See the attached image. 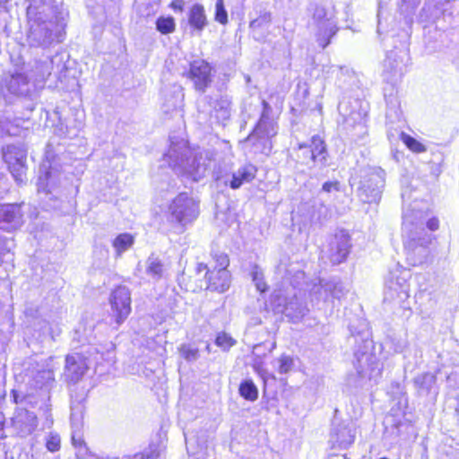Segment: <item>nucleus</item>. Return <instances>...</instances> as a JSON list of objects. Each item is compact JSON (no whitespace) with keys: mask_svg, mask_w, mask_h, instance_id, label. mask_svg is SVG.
<instances>
[{"mask_svg":"<svg viewBox=\"0 0 459 459\" xmlns=\"http://www.w3.org/2000/svg\"><path fill=\"white\" fill-rule=\"evenodd\" d=\"M341 191V184L337 180L326 181L322 186V192L333 194Z\"/></svg>","mask_w":459,"mask_h":459,"instance_id":"49","label":"nucleus"},{"mask_svg":"<svg viewBox=\"0 0 459 459\" xmlns=\"http://www.w3.org/2000/svg\"><path fill=\"white\" fill-rule=\"evenodd\" d=\"M27 41L31 48H48L63 40L65 12L55 0H27Z\"/></svg>","mask_w":459,"mask_h":459,"instance_id":"1","label":"nucleus"},{"mask_svg":"<svg viewBox=\"0 0 459 459\" xmlns=\"http://www.w3.org/2000/svg\"><path fill=\"white\" fill-rule=\"evenodd\" d=\"M54 379V372L49 368L39 370L34 376L35 385L40 388L50 385Z\"/></svg>","mask_w":459,"mask_h":459,"instance_id":"40","label":"nucleus"},{"mask_svg":"<svg viewBox=\"0 0 459 459\" xmlns=\"http://www.w3.org/2000/svg\"><path fill=\"white\" fill-rule=\"evenodd\" d=\"M160 445L152 443L143 452L133 456H124L121 459H157L160 455Z\"/></svg>","mask_w":459,"mask_h":459,"instance_id":"38","label":"nucleus"},{"mask_svg":"<svg viewBox=\"0 0 459 459\" xmlns=\"http://www.w3.org/2000/svg\"><path fill=\"white\" fill-rule=\"evenodd\" d=\"M165 271V265L158 256L152 255L147 258L145 262V273L152 280H160L164 276Z\"/></svg>","mask_w":459,"mask_h":459,"instance_id":"29","label":"nucleus"},{"mask_svg":"<svg viewBox=\"0 0 459 459\" xmlns=\"http://www.w3.org/2000/svg\"><path fill=\"white\" fill-rule=\"evenodd\" d=\"M23 223V212L20 204H0V229L13 231Z\"/></svg>","mask_w":459,"mask_h":459,"instance_id":"17","label":"nucleus"},{"mask_svg":"<svg viewBox=\"0 0 459 459\" xmlns=\"http://www.w3.org/2000/svg\"><path fill=\"white\" fill-rule=\"evenodd\" d=\"M30 79L24 74H14L4 80V88L9 94L17 97L30 96L35 89Z\"/></svg>","mask_w":459,"mask_h":459,"instance_id":"20","label":"nucleus"},{"mask_svg":"<svg viewBox=\"0 0 459 459\" xmlns=\"http://www.w3.org/2000/svg\"><path fill=\"white\" fill-rule=\"evenodd\" d=\"M46 446L50 452H56L60 449V437L57 434L50 433L46 443Z\"/></svg>","mask_w":459,"mask_h":459,"instance_id":"48","label":"nucleus"},{"mask_svg":"<svg viewBox=\"0 0 459 459\" xmlns=\"http://www.w3.org/2000/svg\"><path fill=\"white\" fill-rule=\"evenodd\" d=\"M392 389L394 393L403 394V386H402L399 383H393Z\"/></svg>","mask_w":459,"mask_h":459,"instance_id":"55","label":"nucleus"},{"mask_svg":"<svg viewBox=\"0 0 459 459\" xmlns=\"http://www.w3.org/2000/svg\"><path fill=\"white\" fill-rule=\"evenodd\" d=\"M175 26V21L172 17H160L156 21V28L162 34L173 32Z\"/></svg>","mask_w":459,"mask_h":459,"instance_id":"43","label":"nucleus"},{"mask_svg":"<svg viewBox=\"0 0 459 459\" xmlns=\"http://www.w3.org/2000/svg\"><path fill=\"white\" fill-rule=\"evenodd\" d=\"M26 151L23 147L8 145L3 152V158L14 180L22 184L26 179Z\"/></svg>","mask_w":459,"mask_h":459,"instance_id":"12","label":"nucleus"},{"mask_svg":"<svg viewBox=\"0 0 459 459\" xmlns=\"http://www.w3.org/2000/svg\"><path fill=\"white\" fill-rule=\"evenodd\" d=\"M371 342L369 341H365V349H368V345L370 344Z\"/></svg>","mask_w":459,"mask_h":459,"instance_id":"58","label":"nucleus"},{"mask_svg":"<svg viewBox=\"0 0 459 459\" xmlns=\"http://www.w3.org/2000/svg\"><path fill=\"white\" fill-rule=\"evenodd\" d=\"M213 111L215 117L219 121L224 122L228 120L231 111L230 100L228 97H221L218 99L214 103Z\"/></svg>","mask_w":459,"mask_h":459,"instance_id":"32","label":"nucleus"},{"mask_svg":"<svg viewBox=\"0 0 459 459\" xmlns=\"http://www.w3.org/2000/svg\"><path fill=\"white\" fill-rule=\"evenodd\" d=\"M262 105L263 111L260 119L246 141L254 146L255 152L268 155L273 148L272 139L278 133V126L272 116L273 108L270 104L263 100Z\"/></svg>","mask_w":459,"mask_h":459,"instance_id":"5","label":"nucleus"},{"mask_svg":"<svg viewBox=\"0 0 459 459\" xmlns=\"http://www.w3.org/2000/svg\"><path fill=\"white\" fill-rule=\"evenodd\" d=\"M273 366L280 374H288L294 367V359L289 355L282 354L274 360Z\"/></svg>","mask_w":459,"mask_h":459,"instance_id":"39","label":"nucleus"},{"mask_svg":"<svg viewBox=\"0 0 459 459\" xmlns=\"http://www.w3.org/2000/svg\"><path fill=\"white\" fill-rule=\"evenodd\" d=\"M403 237L408 264L422 265L431 260V235L423 228V222L414 225L412 216L406 214L403 222Z\"/></svg>","mask_w":459,"mask_h":459,"instance_id":"3","label":"nucleus"},{"mask_svg":"<svg viewBox=\"0 0 459 459\" xmlns=\"http://www.w3.org/2000/svg\"><path fill=\"white\" fill-rule=\"evenodd\" d=\"M22 122L23 120L19 117L12 120V116L8 111L0 112V137L20 134V127Z\"/></svg>","mask_w":459,"mask_h":459,"instance_id":"27","label":"nucleus"},{"mask_svg":"<svg viewBox=\"0 0 459 459\" xmlns=\"http://www.w3.org/2000/svg\"><path fill=\"white\" fill-rule=\"evenodd\" d=\"M285 278L290 281V284L294 288H301L303 282H305V273L301 270L295 269L294 267L286 271Z\"/></svg>","mask_w":459,"mask_h":459,"instance_id":"41","label":"nucleus"},{"mask_svg":"<svg viewBox=\"0 0 459 459\" xmlns=\"http://www.w3.org/2000/svg\"><path fill=\"white\" fill-rule=\"evenodd\" d=\"M272 22V13L267 11H261L259 15L252 19L249 28L256 40L264 39V30L268 29Z\"/></svg>","mask_w":459,"mask_h":459,"instance_id":"28","label":"nucleus"},{"mask_svg":"<svg viewBox=\"0 0 459 459\" xmlns=\"http://www.w3.org/2000/svg\"><path fill=\"white\" fill-rule=\"evenodd\" d=\"M12 393H13V401H14V403H18V401H17V397H18V396H17L16 392H15L14 390H13V392H12Z\"/></svg>","mask_w":459,"mask_h":459,"instance_id":"57","label":"nucleus"},{"mask_svg":"<svg viewBox=\"0 0 459 459\" xmlns=\"http://www.w3.org/2000/svg\"><path fill=\"white\" fill-rule=\"evenodd\" d=\"M321 290H324L325 299H341L345 294L342 284L334 281H325L324 285L318 288L316 292H320Z\"/></svg>","mask_w":459,"mask_h":459,"instance_id":"31","label":"nucleus"},{"mask_svg":"<svg viewBox=\"0 0 459 459\" xmlns=\"http://www.w3.org/2000/svg\"><path fill=\"white\" fill-rule=\"evenodd\" d=\"M385 66L386 69H390V73L393 74L394 76H401L405 72V64L402 57L398 56L394 52L388 54Z\"/></svg>","mask_w":459,"mask_h":459,"instance_id":"33","label":"nucleus"},{"mask_svg":"<svg viewBox=\"0 0 459 459\" xmlns=\"http://www.w3.org/2000/svg\"><path fill=\"white\" fill-rule=\"evenodd\" d=\"M413 386L420 397H436L438 394L437 377L430 372L419 374L413 378Z\"/></svg>","mask_w":459,"mask_h":459,"instance_id":"22","label":"nucleus"},{"mask_svg":"<svg viewBox=\"0 0 459 459\" xmlns=\"http://www.w3.org/2000/svg\"><path fill=\"white\" fill-rule=\"evenodd\" d=\"M94 325L93 323L80 325L79 327L75 331V334L78 336V341L82 344L84 343H91V342L95 339V335L93 334Z\"/></svg>","mask_w":459,"mask_h":459,"instance_id":"37","label":"nucleus"},{"mask_svg":"<svg viewBox=\"0 0 459 459\" xmlns=\"http://www.w3.org/2000/svg\"><path fill=\"white\" fill-rule=\"evenodd\" d=\"M213 258H214V260L216 262V266L215 267H217V268L227 269V267L230 264L229 257L224 253L216 254V255H214Z\"/></svg>","mask_w":459,"mask_h":459,"instance_id":"52","label":"nucleus"},{"mask_svg":"<svg viewBox=\"0 0 459 459\" xmlns=\"http://www.w3.org/2000/svg\"><path fill=\"white\" fill-rule=\"evenodd\" d=\"M354 357L353 364L358 377L356 386L377 384L383 370L380 361L368 350L355 351Z\"/></svg>","mask_w":459,"mask_h":459,"instance_id":"8","label":"nucleus"},{"mask_svg":"<svg viewBox=\"0 0 459 459\" xmlns=\"http://www.w3.org/2000/svg\"><path fill=\"white\" fill-rule=\"evenodd\" d=\"M215 344L226 351L236 344V341L230 334L221 332L216 336Z\"/></svg>","mask_w":459,"mask_h":459,"instance_id":"44","label":"nucleus"},{"mask_svg":"<svg viewBox=\"0 0 459 459\" xmlns=\"http://www.w3.org/2000/svg\"><path fill=\"white\" fill-rule=\"evenodd\" d=\"M204 275V280H199L195 287L191 289L195 291L204 288L220 293L225 292L230 286V273L227 269L213 267L209 269L207 264L199 263L195 267V276Z\"/></svg>","mask_w":459,"mask_h":459,"instance_id":"9","label":"nucleus"},{"mask_svg":"<svg viewBox=\"0 0 459 459\" xmlns=\"http://www.w3.org/2000/svg\"><path fill=\"white\" fill-rule=\"evenodd\" d=\"M299 152H301V155H302V162L305 164H308V162L311 161L309 160V153L304 152V151H299Z\"/></svg>","mask_w":459,"mask_h":459,"instance_id":"56","label":"nucleus"},{"mask_svg":"<svg viewBox=\"0 0 459 459\" xmlns=\"http://www.w3.org/2000/svg\"><path fill=\"white\" fill-rule=\"evenodd\" d=\"M189 24L197 30H203L206 26V16L204 14V9L203 5L199 4H195L190 11L188 15Z\"/></svg>","mask_w":459,"mask_h":459,"instance_id":"30","label":"nucleus"},{"mask_svg":"<svg viewBox=\"0 0 459 459\" xmlns=\"http://www.w3.org/2000/svg\"><path fill=\"white\" fill-rule=\"evenodd\" d=\"M215 8V20L221 24H226L228 22V13L225 10L223 0H217Z\"/></svg>","mask_w":459,"mask_h":459,"instance_id":"47","label":"nucleus"},{"mask_svg":"<svg viewBox=\"0 0 459 459\" xmlns=\"http://www.w3.org/2000/svg\"><path fill=\"white\" fill-rule=\"evenodd\" d=\"M254 368H255V369L257 372H260L259 366L255 365V366H254Z\"/></svg>","mask_w":459,"mask_h":459,"instance_id":"60","label":"nucleus"},{"mask_svg":"<svg viewBox=\"0 0 459 459\" xmlns=\"http://www.w3.org/2000/svg\"><path fill=\"white\" fill-rule=\"evenodd\" d=\"M65 362V375L72 382L78 381L88 368L85 359L80 354L68 355Z\"/></svg>","mask_w":459,"mask_h":459,"instance_id":"24","label":"nucleus"},{"mask_svg":"<svg viewBox=\"0 0 459 459\" xmlns=\"http://www.w3.org/2000/svg\"><path fill=\"white\" fill-rule=\"evenodd\" d=\"M406 214H410L412 216V220L414 221V225L418 223V225L420 224V222H423V226L427 225L429 230L434 231L438 229V220L437 218H430L426 219L423 217V214L421 212H414V211H406L403 214V217Z\"/></svg>","mask_w":459,"mask_h":459,"instance_id":"36","label":"nucleus"},{"mask_svg":"<svg viewBox=\"0 0 459 459\" xmlns=\"http://www.w3.org/2000/svg\"><path fill=\"white\" fill-rule=\"evenodd\" d=\"M238 392L247 401L255 402L258 398V389L251 379L243 380L239 385Z\"/></svg>","mask_w":459,"mask_h":459,"instance_id":"35","label":"nucleus"},{"mask_svg":"<svg viewBox=\"0 0 459 459\" xmlns=\"http://www.w3.org/2000/svg\"><path fill=\"white\" fill-rule=\"evenodd\" d=\"M411 272L407 269L395 268L389 273L385 281V299L404 303L410 297Z\"/></svg>","mask_w":459,"mask_h":459,"instance_id":"11","label":"nucleus"},{"mask_svg":"<svg viewBox=\"0 0 459 459\" xmlns=\"http://www.w3.org/2000/svg\"><path fill=\"white\" fill-rule=\"evenodd\" d=\"M184 6V1L183 0H174L171 3V7L175 10L182 11Z\"/></svg>","mask_w":459,"mask_h":459,"instance_id":"54","label":"nucleus"},{"mask_svg":"<svg viewBox=\"0 0 459 459\" xmlns=\"http://www.w3.org/2000/svg\"><path fill=\"white\" fill-rule=\"evenodd\" d=\"M325 281H326L319 280L318 283H315L313 285V287L311 288V290H309V294H310V297H311V302L315 303L316 306H319L321 301L325 303L328 300H330V299H325V295H324V290H321L320 292H316L318 288L321 287L322 285H324V283Z\"/></svg>","mask_w":459,"mask_h":459,"instance_id":"45","label":"nucleus"},{"mask_svg":"<svg viewBox=\"0 0 459 459\" xmlns=\"http://www.w3.org/2000/svg\"><path fill=\"white\" fill-rule=\"evenodd\" d=\"M71 424L72 428L78 429L77 431H74L72 435V443L75 448H77L76 455L79 458H84L88 454V448L80 434V427L82 420V405L80 403L71 405Z\"/></svg>","mask_w":459,"mask_h":459,"instance_id":"21","label":"nucleus"},{"mask_svg":"<svg viewBox=\"0 0 459 459\" xmlns=\"http://www.w3.org/2000/svg\"><path fill=\"white\" fill-rule=\"evenodd\" d=\"M401 139L406 144V146L414 152H425V147L422 143L418 142L413 137L401 132L400 134Z\"/></svg>","mask_w":459,"mask_h":459,"instance_id":"46","label":"nucleus"},{"mask_svg":"<svg viewBox=\"0 0 459 459\" xmlns=\"http://www.w3.org/2000/svg\"><path fill=\"white\" fill-rule=\"evenodd\" d=\"M134 237L129 233H122L116 237L112 246L115 248L117 256L128 250L134 244Z\"/></svg>","mask_w":459,"mask_h":459,"instance_id":"34","label":"nucleus"},{"mask_svg":"<svg viewBox=\"0 0 459 459\" xmlns=\"http://www.w3.org/2000/svg\"><path fill=\"white\" fill-rule=\"evenodd\" d=\"M66 70L65 55L57 52L44 60H35L28 76L30 80H33L34 88H43L45 82L52 74L57 80L62 81L63 77L65 76Z\"/></svg>","mask_w":459,"mask_h":459,"instance_id":"6","label":"nucleus"},{"mask_svg":"<svg viewBox=\"0 0 459 459\" xmlns=\"http://www.w3.org/2000/svg\"><path fill=\"white\" fill-rule=\"evenodd\" d=\"M199 202L187 193H180L168 206L167 219L169 222L186 227L199 216Z\"/></svg>","mask_w":459,"mask_h":459,"instance_id":"7","label":"nucleus"},{"mask_svg":"<svg viewBox=\"0 0 459 459\" xmlns=\"http://www.w3.org/2000/svg\"><path fill=\"white\" fill-rule=\"evenodd\" d=\"M277 309L279 312L284 313L287 316L293 319L304 316L308 311L307 305L299 300L297 294H294L293 299L284 305L279 304Z\"/></svg>","mask_w":459,"mask_h":459,"instance_id":"26","label":"nucleus"},{"mask_svg":"<svg viewBox=\"0 0 459 459\" xmlns=\"http://www.w3.org/2000/svg\"><path fill=\"white\" fill-rule=\"evenodd\" d=\"M313 20L318 27L316 34V41L323 48L330 44V39L338 30L336 21L332 17H328L324 7L317 6L313 14Z\"/></svg>","mask_w":459,"mask_h":459,"instance_id":"14","label":"nucleus"},{"mask_svg":"<svg viewBox=\"0 0 459 459\" xmlns=\"http://www.w3.org/2000/svg\"><path fill=\"white\" fill-rule=\"evenodd\" d=\"M179 353L188 362H193L199 358V350L195 345L184 343L179 347Z\"/></svg>","mask_w":459,"mask_h":459,"instance_id":"42","label":"nucleus"},{"mask_svg":"<svg viewBox=\"0 0 459 459\" xmlns=\"http://www.w3.org/2000/svg\"><path fill=\"white\" fill-rule=\"evenodd\" d=\"M356 437V426L352 421H342L334 419L330 432V442L341 449L348 448Z\"/></svg>","mask_w":459,"mask_h":459,"instance_id":"15","label":"nucleus"},{"mask_svg":"<svg viewBox=\"0 0 459 459\" xmlns=\"http://www.w3.org/2000/svg\"><path fill=\"white\" fill-rule=\"evenodd\" d=\"M112 316L117 325H120L131 313V293L128 288L118 286L109 298Z\"/></svg>","mask_w":459,"mask_h":459,"instance_id":"13","label":"nucleus"},{"mask_svg":"<svg viewBox=\"0 0 459 459\" xmlns=\"http://www.w3.org/2000/svg\"><path fill=\"white\" fill-rule=\"evenodd\" d=\"M14 247V243L13 238H0V257L5 252L9 253Z\"/></svg>","mask_w":459,"mask_h":459,"instance_id":"50","label":"nucleus"},{"mask_svg":"<svg viewBox=\"0 0 459 459\" xmlns=\"http://www.w3.org/2000/svg\"><path fill=\"white\" fill-rule=\"evenodd\" d=\"M13 0H0V12H8Z\"/></svg>","mask_w":459,"mask_h":459,"instance_id":"53","label":"nucleus"},{"mask_svg":"<svg viewBox=\"0 0 459 459\" xmlns=\"http://www.w3.org/2000/svg\"><path fill=\"white\" fill-rule=\"evenodd\" d=\"M187 77L195 91L204 93L212 82V66L203 59L195 60L190 64Z\"/></svg>","mask_w":459,"mask_h":459,"instance_id":"16","label":"nucleus"},{"mask_svg":"<svg viewBox=\"0 0 459 459\" xmlns=\"http://www.w3.org/2000/svg\"><path fill=\"white\" fill-rule=\"evenodd\" d=\"M186 448H187V450H189L190 442L186 438Z\"/></svg>","mask_w":459,"mask_h":459,"instance_id":"59","label":"nucleus"},{"mask_svg":"<svg viewBox=\"0 0 459 459\" xmlns=\"http://www.w3.org/2000/svg\"><path fill=\"white\" fill-rule=\"evenodd\" d=\"M385 173L381 168L367 170L358 188V195L364 203H377L385 186Z\"/></svg>","mask_w":459,"mask_h":459,"instance_id":"10","label":"nucleus"},{"mask_svg":"<svg viewBox=\"0 0 459 459\" xmlns=\"http://www.w3.org/2000/svg\"><path fill=\"white\" fill-rule=\"evenodd\" d=\"M252 278L257 290H259L260 292H264L266 290V283L264 281L262 273H258L257 271H255L252 273Z\"/></svg>","mask_w":459,"mask_h":459,"instance_id":"51","label":"nucleus"},{"mask_svg":"<svg viewBox=\"0 0 459 459\" xmlns=\"http://www.w3.org/2000/svg\"><path fill=\"white\" fill-rule=\"evenodd\" d=\"M164 160L177 174L197 182L205 176L212 160V152L199 148L191 149L184 139H171Z\"/></svg>","mask_w":459,"mask_h":459,"instance_id":"2","label":"nucleus"},{"mask_svg":"<svg viewBox=\"0 0 459 459\" xmlns=\"http://www.w3.org/2000/svg\"><path fill=\"white\" fill-rule=\"evenodd\" d=\"M36 415L29 411H21L13 419V426L21 437L30 435L37 427Z\"/></svg>","mask_w":459,"mask_h":459,"instance_id":"23","label":"nucleus"},{"mask_svg":"<svg viewBox=\"0 0 459 459\" xmlns=\"http://www.w3.org/2000/svg\"><path fill=\"white\" fill-rule=\"evenodd\" d=\"M257 169L251 163H246L223 177V182L231 189H238L244 184L250 183L256 176Z\"/></svg>","mask_w":459,"mask_h":459,"instance_id":"19","label":"nucleus"},{"mask_svg":"<svg viewBox=\"0 0 459 459\" xmlns=\"http://www.w3.org/2000/svg\"><path fill=\"white\" fill-rule=\"evenodd\" d=\"M299 151L309 153V160L324 166L326 163V147L325 142L318 135L311 138L310 144H299Z\"/></svg>","mask_w":459,"mask_h":459,"instance_id":"25","label":"nucleus"},{"mask_svg":"<svg viewBox=\"0 0 459 459\" xmlns=\"http://www.w3.org/2000/svg\"><path fill=\"white\" fill-rule=\"evenodd\" d=\"M350 247V236L344 231L336 233L329 243V259L333 264L342 263L349 255Z\"/></svg>","mask_w":459,"mask_h":459,"instance_id":"18","label":"nucleus"},{"mask_svg":"<svg viewBox=\"0 0 459 459\" xmlns=\"http://www.w3.org/2000/svg\"><path fill=\"white\" fill-rule=\"evenodd\" d=\"M61 177V172L56 167L55 157L48 145L46 151V160L39 167L37 182L38 195L46 210L58 207V202L62 196Z\"/></svg>","mask_w":459,"mask_h":459,"instance_id":"4","label":"nucleus"},{"mask_svg":"<svg viewBox=\"0 0 459 459\" xmlns=\"http://www.w3.org/2000/svg\"><path fill=\"white\" fill-rule=\"evenodd\" d=\"M206 349H207L208 351H210V345L209 344L206 346Z\"/></svg>","mask_w":459,"mask_h":459,"instance_id":"61","label":"nucleus"}]
</instances>
